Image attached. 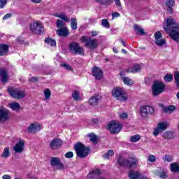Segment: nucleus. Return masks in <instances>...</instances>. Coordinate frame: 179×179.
<instances>
[{
    "label": "nucleus",
    "mask_w": 179,
    "mask_h": 179,
    "mask_svg": "<svg viewBox=\"0 0 179 179\" xmlns=\"http://www.w3.org/2000/svg\"><path fill=\"white\" fill-rule=\"evenodd\" d=\"M103 27H106V29H109L110 27V23L108 22V20L107 19H103L101 21Z\"/></svg>",
    "instance_id": "nucleus-44"
},
{
    "label": "nucleus",
    "mask_w": 179,
    "mask_h": 179,
    "mask_svg": "<svg viewBox=\"0 0 179 179\" xmlns=\"http://www.w3.org/2000/svg\"><path fill=\"white\" fill-rule=\"evenodd\" d=\"M99 176H101V171L100 169H94L92 172L88 173L87 177L88 178H96L99 177Z\"/></svg>",
    "instance_id": "nucleus-25"
},
{
    "label": "nucleus",
    "mask_w": 179,
    "mask_h": 179,
    "mask_svg": "<svg viewBox=\"0 0 179 179\" xmlns=\"http://www.w3.org/2000/svg\"><path fill=\"white\" fill-rule=\"evenodd\" d=\"M148 162L150 163H155V162H156V156L153 155L148 156Z\"/></svg>",
    "instance_id": "nucleus-49"
},
{
    "label": "nucleus",
    "mask_w": 179,
    "mask_h": 179,
    "mask_svg": "<svg viewBox=\"0 0 179 179\" xmlns=\"http://www.w3.org/2000/svg\"><path fill=\"white\" fill-rule=\"evenodd\" d=\"M34 3H41V0H31Z\"/></svg>",
    "instance_id": "nucleus-62"
},
{
    "label": "nucleus",
    "mask_w": 179,
    "mask_h": 179,
    "mask_svg": "<svg viewBox=\"0 0 179 179\" xmlns=\"http://www.w3.org/2000/svg\"><path fill=\"white\" fill-rule=\"evenodd\" d=\"M164 139H173V133L171 131H165L163 134Z\"/></svg>",
    "instance_id": "nucleus-37"
},
{
    "label": "nucleus",
    "mask_w": 179,
    "mask_h": 179,
    "mask_svg": "<svg viewBox=\"0 0 179 179\" xmlns=\"http://www.w3.org/2000/svg\"><path fill=\"white\" fill-rule=\"evenodd\" d=\"M0 78L2 83H7L9 80V75H8V70L5 69H0Z\"/></svg>",
    "instance_id": "nucleus-18"
},
{
    "label": "nucleus",
    "mask_w": 179,
    "mask_h": 179,
    "mask_svg": "<svg viewBox=\"0 0 179 179\" xmlns=\"http://www.w3.org/2000/svg\"><path fill=\"white\" fill-rule=\"evenodd\" d=\"M166 89L164 83L160 81H155L152 84V95L156 96L162 94Z\"/></svg>",
    "instance_id": "nucleus-6"
},
{
    "label": "nucleus",
    "mask_w": 179,
    "mask_h": 179,
    "mask_svg": "<svg viewBox=\"0 0 179 179\" xmlns=\"http://www.w3.org/2000/svg\"><path fill=\"white\" fill-rule=\"evenodd\" d=\"M57 33L60 37H68L69 30L68 29V27H64L63 28H59L57 29Z\"/></svg>",
    "instance_id": "nucleus-22"
},
{
    "label": "nucleus",
    "mask_w": 179,
    "mask_h": 179,
    "mask_svg": "<svg viewBox=\"0 0 179 179\" xmlns=\"http://www.w3.org/2000/svg\"><path fill=\"white\" fill-rule=\"evenodd\" d=\"M88 136H89V138H90V141H91V142H93V143L94 144V145H96V143H97V136H96L94 134H93V133H91V134H88Z\"/></svg>",
    "instance_id": "nucleus-35"
},
{
    "label": "nucleus",
    "mask_w": 179,
    "mask_h": 179,
    "mask_svg": "<svg viewBox=\"0 0 179 179\" xmlns=\"http://www.w3.org/2000/svg\"><path fill=\"white\" fill-rule=\"evenodd\" d=\"M50 165L52 167L57 166V170L64 169V164L61 163V160L58 157H52L50 159Z\"/></svg>",
    "instance_id": "nucleus-14"
},
{
    "label": "nucleus",
    "mask_w": 179,
    "mask_h": 179,
    "mask_svg": "<svg viewBox=\"0 0 179 179\" xmlns=\"http://www.w3.org/2000/svg\"><path fill=\"white\" fill-rule=\"evenodd\" d=\"M8 3V1L6 0H0V8L1 9L5 8V5Z\"/></svg>",
    "instance_id": "nucleus-51"
},
{
    "label": "nucleus",
    "mask_w": 179,
    "mask_h": 179,
    "mask_svg": "<svg viewBox=\"0 0 179 179\" xmlns=\"http://www.w3.org/2000/svg\"><path fill=\"white\" fill-rule=\"evenodd\" d=\"M72 97L75 101L80 100V93L78 90H75L72 93Z\"/></svg>",
    "instance_id": "nucleus-32"
},
{
    "label": "nucleus",
    "mask_w": 179,
    "mask_h": 179,
    "mask_svg": "<svg viewBox=\"0 0 179 179\" xmlns=\"http://www.w3.org/2000/svg\"><path fill=\"white\" fill-rule=\"evenodd\" d=\"M138 141H141V136L136 134L130 138V142H138Z\"/></svg>",
    "instance_id": "nucleus-40"
},
{
    "label": "nucleus",
    "mask_w": 179,
    "mask_h": 179,
    "mask_svg": "<svg viewBox=\"0 0 179 179\" xmlns=\"http://www.w3.org/2000/svg\"><path fill=\"white\" fill-rule=\"evenodd\" d=\"M62 66H63V68L66 69V71H72V67L69 64H62Z\"/></svg>",
    "instance_id": "nucleus-52"
},
{
    "label": "nucleus",
    "mask_w": 179,
    "mask_h": 179,
    "mask_svg": "<svg viewBox=\"0 0 179 179\" xmlns=\"http://www.w3.org/2000/svg\"><path fill=\"white\" fill-rule=\"evenodd\" d=\"M155 114V108L150 106H143L140 108V115L142 118H148L149 115Z\"/></svg>",
    "instance_id": "nucleus-9"
},
{
    "label": "nucleus",
    "mask_w": 179,
    "mask_h": 179,
    "mask_svg": "<svg viewBox=\"0 0 179 179\" xmlns=\"http://www.w3.org/2000/svg\"><path fill=\"white\" fill-rule=\"evenodd\" d=\"M62 145V141H61V139L55 138L50 141L49 146L53 150H55L57 149H59V148H61Z\"/></svg>",
    "instance_id": "nucleus-17"
},
{
    "label": "nucleus",
    "mask_w": 179,
    "mask_h": 179,
    "mask_svg": "<svg viewBox=\"0 0 179 179\" xmlns=\"http://www.w3.org/2000/svg\"><path fill=\"white\" fill-rule=\"evenodd\" d=\"M168 8H169V12L171 15V13H173V7H168Z\"/></svg>",
    "instance_id": "nucleus-64"
},
{
    "label": "nucleus",
    "mask_w": 179,
    "mask_h": 179,
    "mask_svg": "<svg viewBox=\"0 0 179 179\" xmlns=\"http://www.w3.org/2000/svg\"><path fill=\"white\" fill-rule=\"evenodd\" d=\"M155 44L158 45L159 47H163L164 44H166V40L164 39H158L155 41Z\"/></svg>",
    "instance_id": "nucleus-41"
},
{
    "label": "nucleus",
    "mask_w": 179,
    "mask_h": 179,
    "mask_svg": "<svg viewBox=\"0 0 179 179\" xmlns=\"http://www.w3.org/2000/svg\"><path fill=\"white\" fill-rule=\"evenodd\" d=\"M55 16L56 17H59V19H62V20H64V22H69V18L65 15V14H55Z\"/></svg>",
    "instance_id": "nucleus-36"
},
{
    "label": "nucleus",
    "mask_w": 179,
    "mask_h": 179,
    "mask_svg": "<svg viewBox=\"0 0 179 179\" xmlns=\"http://www.w3.org/2000/svg\"><path fill=\"white\" fill-rule=\"evenodd\" d=\"M29 82H32L33 83H36V82H38V78L37 77H31L29 79Z\"/></svg>",
    "instance_id": "nucleus-55"
},
{
    "label": "nucleus",
    "mask_w": 179,
    "mask_h": 179,
    "mask_svg": "<svg viewBox=\"0 0 179 179\" xmlns=\"http://www.w3.org/2000/svg\"><path fill=\"white\" fill-rule=\"evenodd\" d=\"M163 27L164 30L169 33L173 41L179 43V28L178 24L176 22V20L171 17L168 18Z\"/></svg>",
    "instance_id": "nucleus-1"
},
{
    "label": "nucleus",
    "mask_w": 179,
    "mask_h": 179,
    "mask_svg": "<svg viewBox=\"0 0 179 179\" xmlns=\"http://www.w3.org/2000/svg\"><path fill=\"white\" fill-rule=\"evenodd\" d=\"M155 40L157 41V40H160L162 38V33H160V31H157L155 34Z\"/></svg>",
    "instance_id": "nucleus-50"
},
{
    "label": "nucleus",
    "mask_w": 179,
    "mask_h": 179,
    "mask_svg": "<svg viewBox=\"0 0 179 179\" xmlns=\"http://www.w3.org/2000/svg\"><path fill=\"white\" fill-rule=\"evenodd\" d=\"M168 127L169 124L167 122H162L159 123L157 128L154 129L153 135L157 136L159 134L163 132V131H166Z\"/></svg>",
    "instance_id": "nucleus-12"
},
{
    "label": "nucleus",
    "mask_w": 179,
    "mask_h": 179,
    "mask_svg": "<svg viewBox=\"0 0 179 179\" xmlns=\"http://www.w3.org/2000/svg\"><path fill=\"white\" fill-rule=\"evenodd\" d=\"M119 16H120V13H114L113 14V17L114 18V17H119Z\"/></svg>",
    "instance_id": "nucleus-61"
},
{
    "label": "nucleus",
    "mask_w": 179,
    "mask_h": 179,
    "mask_svg": "<svg viewBox=\"0 0 179 179\" xmlns=\"http://www.w3.org/2000/svg\"><path fill=\"white\" fill-rule=\"evenodd\" d=\"M116 162L122 167H127L128 169L136 168L139 163V160L135 157H129L128 159H125L124 157L120 156Z\"/></svg>",
    "instance_id": "nucleus-2"
},
{
    "label": "nucleus",
    "mask_w": 179,
    "mask_h": 179,
    "mask_svg": "<svg viewBox=\"0 0 179 179\" xmlns=\"http://www.w3.org/2000/svg\"><path fill=\"white\" fill-rule=\"evenodd\" d=\"M57 27L59 28V29H62L64 27H66L65 26V22H64V21L61 20H57Z\"/></svg>",
    "instance_id": "nucleus-39"
},
{
    "label": "nucleus",
    "mask_w": 179,
    "mask_h": 179,
    "mask_svg": "<svg viewBox=\"0 0 179 179\" xmlns=\"http://www.w3.org/2000/svg\"><path fill=\"white\" fill-rule=\"evenodd\" d=\"M100 100H101V96L94 95L89 100L90 106H97L100 103Z\"/></svg>",
    "instance_id": "nucleus-21"
},
{
    "label": "nucleus",
    "mask_w": 179,
    "mask_h": 179,
    "mask_svg": "<svg viewBox=\"0 0 179 179\" xmlns=\"http://www.w3.org/2000/svg\"><path fill=\"white\" fill-rule=\"evenodd\" d=\"M13 150L15 153H23V150H24V141L20 139L13 147Z\"/></svg>",
    "instance_id": "nucleus-15"
},
{
    "label": "nucleus",
    "mask_w": 179,
    "mask_h": 179,
    "mask_svg": "<svg viewBox=\"0 0 179 179\" xmlns=\"http://www.w3.org/2000/svg\"><path fill=\"white\" fill-rule=\"evenodd\" d=\"M69 50L72 54L76 55H85V49L80 47L78 43L77 42H72L69 45Z\"/></svg>",
    "instance_id": "nucleus-10"
},
{
    "label": "nucleus",
    "mask_w": 179,
    "mask_h": 179,
    "mask_svg": "<svg viewBox=\"0 0 179 179\" xmlns=\"http://www.w3.org/2000/svg\"><path fill=\"white\" fill-rule=\"evenodd\" d=\"M12 17V13H7L6 15L3 16V20H6V19H9Z\"/></svg>",
    "instance_id": "nucleus-56"
},
{
    "label": "nucleus",
    "mask_w": 179,
    "mask_h": 179,
    "mask_svg": "<svg viewBox=\"0 0 179 179\" xmlns=\"http://www.w3.org/2000/svg\"><path fill=\"white\" fill-rule=\"evenodd\" d=\"M171 171L173 173H179V165L178 163L171 164Z\"/></svg>",
    "instance_id": "nucleus-31"
},
{
    "label": "nucleus",
    "mask_w": 179,
    "mask_h": 179,
    "mask_svg": "<svg viewBox=\"0 0 179 179\" xmlns=\"http://www.w3.org/2000/svg\"><path fill=\"white\" fill-rule=\"evenodd\" d=\"M44 96H45V100H50V97H51V90H50V89H45L44 91Z\"/></svg>",
    "instance_id": "nucleus-38"
},
{
    "label": "nucleus",
    "mask_w": 179,
    "mask_h": 179,
    "mask_svg": "<svg viewBox=\"0 0 179 179\" xmlns=\"http://www.w3.org/2000/svg\"><path fill=\"white\" fill-rule=\"evenodd\" d=\"M8 106L13 111H19V110H20V104L17 102H12L9 103Z\"/></svg>",
    "instance_id": "nucleus-28"
},
{
    "label": "nucleus",
    "mask_w": 179,
    "mask_h": 179,
    "mask_svg": "<svg viewBox=\"0 0 179 179\" xmlns=\"http://www.w3.org/2000/svg\"><path fill=\"white\" fill-rule=\"evenodd\" d=\"M116 6H121V1L120 0H115Z\"/></svg>",
    "instance_id": "nucleus-57"
},
{
    "label": "nucleus",
    "mask_w": 179,
    "mask_h": 179,
    "mask_svg": "<svg viewBox=\"0 0 179 179\" xmlns=\"http://www.w3.org/2000/svg\"><path fill=\"white\" fill-rule=\"evenodd\" d=\"M164 80L165 82H171L173 80V75L172 74H166L164 78Z\"/></svg>",
    "instance_id": "nucleus-45"
},
{
    "label": "nucleus",
    "mask_w": 179,
    "mask_h": 179,
    "mask_svg": "<svg viewBox=\"0 0 179 179\" xmlns=\"http://www.w3.org/2000/svg\"><path fill=\"white\" fill-rule=\"evenodd\" d=\"M65 157H66V159H72V157H73V152H69L66 153Z\"/></svg>",
    "instance_id": "nucleus-53"
},
{
    "label": "nucleus",
    "mask_w": 179,
    "mask_h": 179,
    "mask_svg": "<svg viewBox=\"0 0 179 179\" xmlns=\"http://www.w3.org/2000/svg\"><path fill=\"white\" fill-rule=\"evenodd\" d=\"M160 178H166L167 177V175L165 173H162L159 175Z\"/></svg>",
    "instance_id": "nucleus-59"
},
{
    "label": "nucleus",
    "mask_w": 179,
    "mask_h": 179,
    "mask_svg": "<svg viewBox=\"0 0 179 179\" xmlns=\"http://www.w3.org/2000/svg\"><path fill=\"white\" fill-rule=\"evenodd\" d=\"M30 30L33 34H41L44 33V27L39 22H32L30 25Z\"/></svg>",
    "instance_id": "nucleus-11"
},
{
    "label": "nucleus",
    "mask_w": 179,
    "mask_h": 179,
    "mask_svg": "<svg viewBox=\"0 0 179 179\" xmlns=\"http://www.w3.org/2000/svg\"><path fill=\"white\" fill-rule=\"evenodd\" d=\"M10 115V112L6 108L0 109V123L1 122H6V121L9 119Z\"/></svg>",
    "instance_id": "nucleus-13"
},
{
    "label": "nucleus",
    "mask_w": 179,
    "mask_h": 179,
    "mask_svg": "<svg viewBox=\"0 0 179 179\" xmlns=\"http://www.w3.org/2000/svg\"><path fill=\"white\" fill-rule=\"evenodd\" d=\"M91 34L93 37H96V36H97L99 34V32H97L96 31H93L91 32Z\"/></svg>",
    "instance_id": "nucleus-58"
},
{
    "label": "nucleus",
    "mask_w": 179,
    "mask_h": 179,
    "mask_svg": "<svg viewBox=\"0 0 179 179\" xmlns=\"http://www.w3.org/2000/svg\"><path fill=\"white\" fill-rule=\"evenodd\" d=\"M119 41H120V43L122 44V45H124V47H127V44H125V41H124V39L120 38L119 39Z\"/></svg>",
    "instance_id": "nucleus-60"
},
{
    "label": "nucleus",
    "mask_w": 179,
    "mask_h": 179,
    "mask_svg": "<svg viewBox=\"0 0 179 179\" xmlns=\"http://www.w3.org/2000/svg\"><path fill=\"white\" fill-rule=\"evenodd\" d=\"M142 174L138 171H130L129 173V178L130 179H141Z\"/></svg>",
    "instance_id": "nucleus-26"
},
{
    "label": "nucleus",
    "mask_w": 179,
    "mask_h": 179,
    "mask_svg": "<svg viewBox=\"0 0 179 179\" xmlns=\"http://www.w3.org/2000/svg\"><path fill=\"white\" fill-rule=\"evenodd\" d=\"M71 27L73 30L78 29V22L76 21V18L71 19Z\"/></svg>",
    "instance_id": "nucleus-34"
},
{
    "label": "nucleus",
    "mask_w": 179,
    "mask_h": 179,
    "mask_svg": "<svg viewBox=\"0 0 179 179\" xmlns=\"http://www.w3.org/2000/svg\"><path fill=\"white\" fill-rule=\"evenodd\" d=\"M45 43H46V44H49V45H51L52 47H55V45H57V42L55 40L50 38H46L45 39Z\"/></svg>",
    "instance_id": "nucleus-33"
},
{
    "label": "nucleus",
    "mask_w": 179,
    "mask_h": 179,
    "mask_svg": "<svg viewBox=\"0 0 179 179\" xmlns=\"http://www.w3.org/2000/svg\"><path fill=\"white\" fill-rule=\"evenodd\" d=\"M74 150L76 151L78 157L85 159V157H87L89 155L90 148L85 146L82 143H77L74 145Z\"/></svg>",
    "instance_id": "nucleus-3"
},
{
    "label": "nucleus",
    "mask_w": 179,
    "mask_h": 179,
    "mask_svg": "<svg viewBox=\"0 0 179 179\" xmlns=\"http://www.w3.org/2000/svg\"><path fill=\"white\" fill-rule=\"evenodd\" d=\"M120 117L122 119V120H125L127 118H128V113H122L120 115Z\"/></svg>",
    "instance_id": "nucleus-54"
},
{
    "label": "nucleus",
    "mask_w": 179,
    "mask_h": 179,
    "mask_svg": "<svg viewBox=\"0 0 179 179\" xmlns=\"http://www.w3.org/2000/svg\"><path fill=\"white\" fill-rule=\"evenodd\" d=\"M9 156H10V150H9V148L6 147L1 154V157H3V159H8Z\"/></svg>",
    "instance_id": "nucleus-29"
},
{
    "label": "nucleus",
    "mask_w": 179,
    "mask_h": 179,
    "mask_svg": "<svg viewBox=\"0 0 179 179\" xmlns=\"http://www.w3.org/2000/svg\"><path fill=\"white\" fill-rule=\"evenodd\" d=\"M175 80H176L177 87H179V73L178 72L175 73Z\"/></svg>",
    "instance_id": "nucleus-48"
},
{
    "label": "nucleus",
    "mask_w": 179,
    "mask_h": 179,
    "mask_svg": "<svg viewBox=\"0 0 179 179\" xmlns=\"http://www.w3.org/2000/svg\"><path fill=\"white\" fill-rule=\"evenodd\" d=\"M112 96L120 101H125V100H127V96H125V91L124 90V88H121L120 87H115L112 91Z\"/></svg>",
    "instance_id": "nucleus-7"
},
{
    "label": "nucleus",
    "mask_w": 179,
    "mask_h": 179,
    "mask_svg": "<svg viewBox=\"0 0 179 179\" xmlns=\"http://www.w3.org/2000/svg\"><path fill=\"white\" fill-rule=\"evenodd\" d=\"M125 73H127V71L125 70H123L120 73V76L122 82L124 83V85H127V86H131L134 85V81L131 80L129 77H125Z\"/></svg>",
    "instance_id": "nucleus-16"
},
{
    "label": "nucleus",
    "mask_w": 179,
    "mask_h": 179,
    "mask_svg": "<svg viewBox=\"0 0 179 179\" xmlns=\"http://www.w3.org/2000/svg\"><path fill=\"white\" fill-rule=\"evenodd\" d=\"M172 161H173V155L166 154L164 158V162H168V163H170Z\"/></svg>",
    "instance_id": "nucleus-43"
},
{
    "label": "nucleus",
    "mask_w": 179,
    "mask_h": 179,
    "mask_svg": "<svg viewBox=\"0 0 179 179\" xmlns=\"http://www.w3.org/2000/svg\"><path fill=\"white\" fill-rule=\"evenodd\" d=\"M38 131H41V125L38 123H32L28 127V131L31 134H36V132H38Z\"/></svg>",
    "instance_id": "nucleus-19"
},
{
    "label": "nucleus",
    "mask_w": 179,
    "mask_h": 179,
    "mask_svg": "<svg viewBox=\"0 0 179 179\" xmlns=\"http://www.w3.org/2000/svg\"><path fill=\"white\" fill-rule=\"evenodd\" d=\"M113 155H114V150H110L103 157V159H110V157L113 156Z\"/></svg>",
    "instance_id": "nucleus-42"
},
{
    "label": "nucleus",
    "mask_w": 179,
    "mask_h": 179,
    "mask_svg": "<svg viewBox=\"0 0 179 179\" xmlns=\"http://www.w3.org/2000/svg\"><path fill=\"white\" fill-rule=\"evenodd\" d=\"M134 31H136V33L137 34H140V36L146 35V33L145 32V30L143 28H141V26H139L138 24H134Z\"/></svg>",
    "instance_id": "nucleus-27"
},
{
    "label": "nucleus",
    "mask_w": 179,
    "mask_h": 179,
    "mask_svg": "<svg viewBox=\"0 0 179 179\" xmlns=\"http://www.w3.org/2000/svg\"><path fill=\"white\" fill-rule=\"evenodd\" d=\"M83 43H85V47L90 50H96L99 47V43L96 39H93L89 36H83L80 38Z\"/></svg>",
    "instance_id": "nucleus-4"
},
{
    "label": "nucleus",
    "mask_w": 179,
    "mask_h": 179,
    "mask_svg": "<svg viewBox=\"0 0 179 179\" xmlns=\"http://www.w3.org/2000/svg\"><path fill=\"white\" fill-rule=\"evenodd\" d=\"M99 3H101L102 5H110L111 3V0H96Z\"/></svg>",
    "instance_id": "nucleus-46"
},
{
    "label": "nucleus",
    "mask_w": 179,
    "mask_h": 179,
    "mask_svg": "<svg viewBox=\"0 0 179 179\" xmlns=\"http://www.w3.org/2000/svg\"><path fill=\"white\" fill-rule=\"evenodd\" d=\"M8 92L13 99H16L17 100L24 99L26 96L24 91L16 88L10 87L8 89Z\"/></svg>",
    "instance_id": "nucleus-5"
},
{
    "label": "nucleus",
    "mask_w": 179,
    "mask_h": 179,
    "mask_svg": "<svg viewBox=\"0 0 179 179\" xmlns=\"http://www.w3.org/2000/svg\"><path fill=\"white\" fill-rule=\"evenodd\" d=\"M106 128L110 134H120L122 130V125L120 124V122L112 121L108 124Z\"/></svg>",
    "instance_id": "nucleus-8"
},
{
    "label": "nucleus",
    "mask_w": 179,
    "mask_h": 179,
    "mask_svg": "<svg viewBox=\"0 0 179 179\" xmlns=\"http://www.w3.org/2000/svg\"><path fill=\"white\" fill-rule=\"evenodd\" d=\"M92 76H94L96 79L100 80L103 78V71L99 67H94L92 69Z\"/></svg>",
    "instance_id": "nucleus-20"
},
{
    "label": "nucleus",
    "mask_w": 179,
    "mask_h": 179,
    "mask_svg": "<svg viewBox=\"0 0 179 179\" xmlns=\"http://www.w3.org/2000/svg\"><path fill=\"white\" fill-rule=\"evenodd\" d=\"M9 51V46L6 44H0V57L6 55Z\"/></svg>",
    "instance_id": "nucleus-24"
},
{
    "label": "nucleus",
    "mask_w": 179,
    "mask_h": 179,
    "mask_svg": "<svg viewBox=\"0 0 179 179\" xmlns=\"http://www.w3.org/2000/svg\"><path fill=\"white\" fill-rule=\"evenodd\" d=\"M174 110H176V107L174 106L163 107L164 113H169V114H171V113H173V111H174Z\"/></svg>",
    "instance_id": "nucleus-30"
},
{
    "label": "nucleus",
    "mask_w": 179,
    "mask_h": 179,
    "mask_svg": "<svg viewBox=\"0 0 179 179\" xmlns=\"http://www.w3.org/2000/svg\"><path fill=\"white\" fill-rule=\"evenodd\" d=\"M2 178L3 179H10V176H9V175H3L2 176Z\"/></svg>",
    "instance_id": "nucleus-63"
},
{
    "label": "nucleus",
    "mask_w": 179,
    "mask_h": 179,
    "mask_svg": "<svg viewBox=\"0 0 179 179\" xmlns=\"http://www.w3.org/2000/svg\"><path fill=\"white\" fill-rule=\"evenodd\" d=\"M142 70V66L139 64H134L133 69H125L127 73H138Z\"/></svg>",
    "instance_id": "nucleus-23"
},
{
    "label": "nucleus",
    "mask_w": 179,
    "mask_h": 179,
    "mask_svg": "<svg viewBox=\"0 0 179 179\" xmlns=\"http://www.w3.org/2000/svg\"><path fill=\"white\" fill-rule=\"evenodd\" d=\"M174 3H176L174 0L166 1V6H168V8H173L174 6Z\"/></svg>",
    "instance_id": "nucleus-47"
}]
</instances>
